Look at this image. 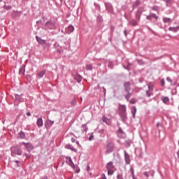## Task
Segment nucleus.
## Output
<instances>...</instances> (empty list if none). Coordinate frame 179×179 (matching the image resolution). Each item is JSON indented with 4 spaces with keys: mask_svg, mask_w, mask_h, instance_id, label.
I'll return each instance as SVG.
<instances>
[{
    "mask_svg": "<svg viewBox=\"0 0 179 179\" xmlns=\"http://www.w3.org/2000/svg\"><path fill=\"white\" fill-rule=\"evenodd\" d=\"M119 114L122 120V121H126L127 120V106L125 105L119 106Z\"/></svg>",
    "mask_w": 179,
    "mask_h": 179,
    "instance_id": "obj_1",
    "label": "nucleus"
},
{
    "mask_svg": "<svg viewBox=\"0 0 179 179\" xmlns=\"http://www.w3.org/2000/svg\"><path fill=\"white\" fill-rule=\"evenodd\" d=\"M124 91L126 92L127 94L124 95L125 99L127 100V101H129V97L132 96V94L129 92V90H131V83L126 82L124 84Z\"/></svg>",
    "mask_w": 179,
    "mask_h": 179,
    "instance_id": "obj_2",
    "label": "nucleus"
},
{
    "mask_svg": "<svg viewBox=\"0 0 179 179\" xmlns=\"http://www.w3.org/2000/svg\"><path fill=\"white\" fill-rule=\"evenodd\" d=\"M11 153L12 155H17L18 156H22L23 151L17 147H13L11 148Z\"/></svg>",
    "mask_w": 179,
    "mask_h": 179,
    "instance_id": "obj_3",
    "label": "nucleus"
},
{
    "mask_svg": "<svg viewBox=\"0 0 179 179\" xmlns=\"http://www.w3.org/2000/svg\"><path fill=\"white\" fill-rule=\"evenodd\" d=\"M9 164L10 167L15 170L17 167H20L22 166V162L19 161H11L9 162Z\"/></svg>",
    "mask_w": 179,
    "mask_h": 179,
    "instance_id": "obj_4",
    "label": "nucleus"
},
{
    "mask_svg": "<svg viewBox=\"0 0 179 179\" xmlns=\"http://www.w3.org/2000/svg\"><path fill=\"white\" fill-rule=\"evenodd\" d=\"M108 170V176H113V162H109L106 164Z\"/></svg>",
    "mask_w": 179,
    "mask_h": 179,
    "instance_id": "obj_5",
    "label": "nucleus"
},
{
    "mask_svg": "<svg viewBox=\"0 0 179 179\" xmlns=\"http://www.w3.org/2000/svg\"><path fill=\"white\" fill-rule=\"evenodd\" d=\"M22 145H24L28 152H31V150H33V145H31V143L22 142Z\"/></svg>",
    "mask_w": 179,
    "mask_h": 179,
    "instance_id": "obj_6",
    "label": "nucleus"
},
{
    "mask_svg": "<svg viewBox=\"0 0 179 179\" xmlns=\"http://www.w3.org/2000/svg\"><path fill=\"white\" fill-rule=\"evenodd\" d=\"M46 72L47 71H45V69L38 71L37 73L36 78H38V79H41V78H43L44 75H45Z\"/></svg>",
    "mask_w": 179,
    "mask_h": 179,
    "instance_id": "obj_7",
    "label": "nucleus"
},
{
    "mask_svg": "<svg viewBox=\"0 0 179 179\" xmlns=\"http://www.w3.org/2000/svg\"><path fill=\"white\" fill-rule=\"evenodd\" d=\"M67 164H69L71 169H75V164L73 162H72V159L71 157H67L66 160Z\"/></svg>",
    "mask_w": 179,
    "mask_h": 179,
    "instance_id": "obj_8",
    "label": "nucleus"
},
{
    "mask_svg": "<svg viewBox=\"0 0 179 179\" xmlns=\"http://www.w3.org/2000/svg\"><path fill=\"white\" fill-rule=\"evenodd\" d=\"M117 135L118 136H120V138H124L125 136V133H124V131H122V129H119L117 130Z\"/></svg>",
    "mask_w": 179,
    "mask_h": 179,
    "instance_id": "obj_9",
    "label": "nucleus"
},
{
    "mask_svg": "<svg viewBox=\"0 0 179 179\" xmlns=\"http://www.w3.org/2000/svg\"><path fill=\"white\" fill-rule=\"evenodd\" d=\"M36 41H38V43H39V44H42V45H43V44H45V41L38 36H36Z\"/></svg>",
    "mask_w": 179,
    "mask_h": 179,
    "instance_id": "obj_10",
    "label": "nucleus"
},
{
    "mask_svg": "<svg viewBox=\"0 0 179 179\" xmlns=\"http://www.w3.org/2000/svg\"><path fill=\"white\" fill-rule=\"evenodd\" d=\"M124 157H125V162L127 164H129L131 163V159L129 158V155L128 153H124Z\"/></svg>",
    "mask_w": 179,
    "mask_h": 179,
    "instance_id": "obj_11",
    "label": "nucleus"
},
{
    "mask_svg": "<svg viewBox=\"0 0 179 179\" xmlns=\"http://www.w3.org/2000/svg\"><path fill=\"white\" fill-rule=\"evenodd\" d=\"M75 30V28L73 27V26H69L66 29V31L67 33H72L73 31Z\"/></svg>",
    "mask_w": 179,
    "mask_h": 179,
    "instance_id": "obj_12",
    "label": "nucleus"
},
{
    "mask_svg": "<svg viewBox=\"0 0 179 179\" xmlns=\"http://www.w3.org/2000/svg\"><path fill=\"white\" fill-rule=\"evenodd\" d=\"M36 124L38 127H43V118L41 117H39L38 120H37V122H36Z\"/></svg>",
    "mask_w": 179,
    "mask_h": 179,
    "instance_id": "obj_13",
    "label": "nucleus"
},
{
    "mask_svg": "<svg viewBox=\"0 0 179 179\" xmlns=\"http://www.w3.org/2000/svg\"><path fill=\"white\" fill-rule=\"evenodd\" d=\"M107 152L108 153L113 152V143H110L108 144Z\"/></svg>",
    "mask_w": 179,
    "mask_h": 179,
    "instance_id": "obj_14",
    "label": "nucleus"
},
{
    "mask_svg": "<svg viewBox=\"0 0 179 179\" xmlns=\"http://www.w3.org/2000/svg\"><path fill=\"white\" fill-rule=\"evenodd\" d=\"M66 149H70L71 150H73V152H78L77 149H75L71 144H68L65 146Z\"/></svg>",
    "mask_w": 179,
    "mask_h": 179,
    "instance_id": "obj_15",
    "label": "nucleus"
},
{
    "mask_svg": "<svg viewBox=\"0 0 179 179\" xmlns=\"http://www.w3.org/2000/svg\"><path fill=\"white\" fill-rule=\"evenodd\" d=\"M129 24L131 26H138V21H136V20H131L129 21Z\"/></svg>",
    "mask_w": 179,
    "mask_h": 179,
    "instance_id": "obj_16",
    "label": "nucleus"
},
{
    "mask_svg": "<svg viewBox=\"0 0 179 179\" xmlns=\"http://www.w3.org/2000/svg\"><path fill=\"white\" fill-rule=\"evenodd\" d=\"M178 29L179 27L169 28L170 31H173V33H177V31H178Z\"/></svg>",
    "mask_w": 179,
    "mask_h": 179,
    "instance_id": "obj_17",
    "label": "nucleus"
},
{
    "mask_svg": "<svg viewBox=\"0 0 179 179\" xmlns=\"http://www.w3.org/2000/svg\"><path fill=\"white\" fill-rule=\"evenodd\" d=\"M131 114L133 117L135 118V114H136V108L135 106H133L131 108Z\"/></svg>",
    "mask_w": 179,
    "mask_h": 179,
    "instance_id": "obj_18",
    "label": "nucleus"
},
{
    "mask_svg": "<svg viewBox=\"0 0 179 179\" xmlns=\"http://www.w3.org/2000/svg\"><path fill=\"white\" fill-rule=\"evenodd\" d=\"M130 173H131V177L134 178V177H135V171L134 170L132 166H131L130 168Z\"/></svg>",
    "mask_w": 179,
    "mask_h": 179,
    "instance_id": "obj_19",
    "label": "nucleus"
},
{
    "mask_svg": "<svg viewBox=\"0 0 179 179\" xmlns=\"http://www.w3.org/2000/svg\"><path fill=\"white\" fill-rule=\"evenodd\" d=\"M142 15V13L141 12H137L136 15V19H137V20H141V15Z\"/></svg>",
    "mask_w": 179,
    "mask_h": 179,
    "instance_id": "obj_20",
    "label": "nucleus"
},
{
    "mask_svg": "<svg viewBox=\"0 0 179 179\" xmlns=\"http://www.w3.org/2000/svg\"><path fill=\"white\" fill-rule=\"evenodd\" d=\"M82 128L83 129L82 130V133H83V132H87V127L86 124L83 125V126H82Z\"/></svg>",
    "mask_w": 179,
    "mask_h": 179,
    "instance_id": "obj_21",
    "label": "nucleus"
},
{
    "mask_svg": "<svg viewBox=\"0 0 179 179\" xmlns=\"http://www.w3.org/2000/svg\"><path fill=\"white\" fill-rule=\"evenodd\" d=\"M163 20H164V23H170V22H171V19L167 18V17H164L163 19Z\"/></svg>",
    "mask_w": 179,
    "mask_h": 179,
    "instance_id": "obj_22",
    "label": "nucleus"
},
{
    "mask_svg": "<svg viewBox=\"0 0 179 179\" xmlns=\"http://www.w3.org/2000/svg\"><path fill=\"white\" fill-rule=\"evenodd\" d=\"M169 100H170V99H169V97H167V96H165V97H164V98L162 99V101H163L164 103H169Z\"/></svg>",
    "mask_w": 179,
    "mask_h": 179,
    "instance_id": "obj_23",
    "label": "nucleus"
},
{
    "mask_svg": "<svg viewBox=\"0 0 179 179\" xmlns=\"http://www.w3.org/2000/svg\"><path fill=\"white\" fill-rule=\"evenodd\" d=\"M86 69L87 71H92V64H87L86 65Z\"/></svg>",
    "mask_w": 179,
    "mask_h": 179,
    "instance_id": "obj_24",
    "label": "nucleus"
},
{
    "mask_svg": "<svg viewBox=\"0 0 179 179\" xmlns=\"http://www.w3.org/2000/svg\"><path fill=\"white\" fill-rule=\"evenodd\" d=\"M139 5H141V1H140L139 0H137V1L135 2L134 6H139Z\"/></svg>",
    "mask_w": 179,
    "mask_h": 179,
    "instance_id": "obj_25",
    "label": "nucleus"
},
{
    "mask_svg": "<svg viewBox=\"0 0 179 179\" xmlns=\"http://www.w3.org/2000/svg\"><path fill=\"white\" fill-rule=\"evenodd\" d=\"M20 75H24V69H20L19 71Z\"/></svg>",
    "mask_w": 179,
    "mask_h": 179,
    "instance_id": "obj_26",
    "label": "nucleus"
},
{
    "mask_svg": "<svg viewBox=\"0 0 179 179\" xmlns=\"http://www.w3.org/2000/svg\"><path fill=\"white\" fill-rule=\"evenodd\" d=\"M152 17H153V19H156V20H157V19H159V17H157V15L156 14H151Z\"/></svg>",
    "mask_w": 179,
    "mask_h": 179,
    "instance_id": "obj_27",
    "label": "nucleus"
},
{
    "mask_svg": "<svg viewBox=\"0 0 179 179\" xmlns=\"http://www.w3.org/2000/svg\"><path fill=\"white\" fill-rule=\"evenodd\" d=\"M130 103L131 104H135V103H136V99H131V100L130 101Z\"/></svg>",
    "mask_w": 179,
    "mask_h": 179,
    "instance_id": "obj_28",
    "label": "nucleus"
},
{
    "mask_svg": "<svg viewBox=\"0 0 179 179\" xmlns=\"http://www.w3.org/2000/svg\"><path fill=\"white\" fill-rule=\"evenodd\" d=\"M71 104H72V106H75L76 104V100H73L72 101H71Z\"/></svg>",
    "mask_w": 179,
    "mask_h": 179,
    "instance_id": "obj_29",
    "label": "nucleus"
},
{
    "mask_svg": "<svg viewBox=\"0 0 179 179\" xmlns=\"http://www.w3.org/2000/svg\"><path fill=\"white\" fill-rule=\"evenodd\" d=\"M147 19H148V20H152V14L147 16Z\"/></svg>",
    "mask_w": 179,
    "mask_h": 179,
    "instance_id": "obj_30",
    "label": "nucleus"
},
{
    "mask_svg": "<svg viewBox=\"0 0 179 179\" xmlns=\"http://www.w3.org/2000/svg\"><path fill=\"white\" fill-rule=\"evenodd\" d=\"M161 86H164V79L161 80Z\"/></svg>",
    "mask_w": 179,
    "mask_h": 179,
    "instance_id": "obj_31",
    "label": "nucleus"
},
{
    "mask_svg": "<svg viewBox=\"0 0 179 179\" xmlns=\"http://www.w3.org/2000/svg\"><path fill=\"white\" fill-rule=\"evenodd\" d=\"M166 80H168V82H170L171 83L173 82L171 80V78H170V77L166 78Z\"/></svg>",
    "mask_w": 179,
    "mask_h": 179,
    "instance_id": "obj_32",
    "label": "nucleus"
},
{
    "mask_svg": "<svg viewBox=\"0 0 179 179\" xmlns=\"http://www.w3.org/2000/svg\"><path fill=\"white\" fill-rule=\"evenodd\" d=\"M152 87H153V85H152L150 84L148 85V88H149L150 90H152Z\"/></svg>",
    "mask_w": 179,
    "mask_h": 179,
    "instance_id": "obj_33",
    "label": "nucleus"
},
{
    "mask_svg": "<svg viewBox=\"0 0 179 179\" xmlns=\"http://www.w3.org/2000/svg\"><path fill=\"white\" fill-rule=\"evenodd\" d=\"M147 95L148 97H150V96H152V93L147 92Z\"/></svg>",
    "mask_w": 179,
    "mask_h": 179,
    "instance_id": "obj_34",
    "label": "nucleus"
},
{
    "mask_svg": "<svg viewBox=\"0 0 179 179\" xmlns=\"http://www.w3.org/2000/svg\"><path fill=\"white\" fill-rule=\"evenodd\" d=\"M71 142H73V143H74V142H76L75 138H71Z\"/></svg>",
    "mask_w": 179,
    "mask_h": 179,
    "instance_id": "obj_35",
    "label": "nucleus"
},
{
    "mask_svg": "<svg viewBox=\"0 0 179 179\" xmlns=\"http://www.w3.org/2000/svg\"><path fill=\"white\" fill-rule=\"evenodd\" d=\"M27 117H30V115H31V113H30V112H27Z\"/></svg>",
    "mask_w": 179,
    "mask_h": 179,
    "instance_id": "obj_36",
    "label": "nucleus"
},
{
    "mask_svg": "<svg viewBox=\"0 0 179 179\" xmlns=\"http://www.w3.org/2000/svg\"><path fill=\"white\" fill-rule=\"evenodd\" d=\"M90 170V166H87V171H89Z\"/></svg>",
    "mask_w": 179,
    "mask_h": 179,
    "instance_id": "obj_37",
    "label": "nucleus"
},
{
    "mask_svg": "<svg viewBox=\"0 0 179 179\" xmlns=\"http://www.w3.org/2000/svg\"><path fill=\"white\" fill-rule=\"evenodd\" d=\"M103 177H102V178L101 179H107V178H106V175H104V174H103Z\"/></svg>",
    "mask_w": 179,
    "mask_h": 179,
    "instance_id": "obj_38",
    "label": "nucleus"
},
{
    "mask_svg": "<svg viewBox=\"0 0 179 179\" xmlns=\"http://www.w3.org/2000/svg\"><path fill=\"white\" fill-rule=\"evenodd\" d=\"M20 135L22 136V138H24V134L23 133H21Z\"/></svg>",
    "mask_w": 179,
    "mask_h": 179,
    "instance_id": "obj_39",
    "label": "nucleus"
},
{
    "mask_svg": "<svg viewBox=\"0 0 179 179\" xmlns=\"http://www.w3.org/2000/svg\"><path fill=\"white\" fill-rule=\"evenodd\" d=\"M76 144H77L78 146H80V144L79 143V141H76Z\"/></svg>",
    "mask_w": 179,
    "mask_h": 179,
    "instance_id": "obj_40",
    "label": "nucleus"
},
{
    "mask_svg": "<svg viewBox=\"0 0 179 179\" xmlns=\"http://www.w3.org/2000/svg\"><path fill=\"white\" fill-rule=\"evenodd\" d=\"M24 155H25V156H26L27 157H29V154H27V153H25Z\"/></svg>",
    "mask_w": 179,
    "mask_h": 179,
    "instance_id": "obj_41",
    "label": "nucleus"
},
{
    "mask_svg": "<svg viewBox=\"0 0 179 179\" xmlns=\"http://www.w3.org/2000/svg\"><path fill=\"white\" fill-rule=\"evenodd\" d=\"M144 174L146 176V177H148V172H145Z\"/></svg>",
    "mask_w": 179,
    "mask_h": 179,
    "instance_id": "obj_42",
    "label": "nucleus"
},
{
    "mask_svg": "<svg viewBox=\"0 0 179 179\" xmlns=\"http://www.w3.org/2000/svg\"><path fill=\"white\" fill-rule=\"evenodd\" d=\"M160 124L159 123H158L157 124V127H160Z\"/></svg>",
    "mask_w": 179,
    "mask_h": 179,
    "instance_id": "obj_43",
    "label": "nucleus"
},
{
    "mask_svg": "<svg viewBox=\"0 0 179 179\" xmlns=\"http://www.w3.org/2000/svg\"><path fill=\"white\" fill-rule=\"evenodd\" d=\"M90 141H92V138H91V137H90Z\"/></svg>",
    "mask_w": 179,
    "mask_h": 179,
    "instance_id": "obj_44",
    "label": "nucleus"
},
{
    "mask_svg": "<svg viewBox=\"0 0 179 179\" xmlns=\"http://www.w3.org/2000/svg\"><path fill=\"white\" fill-rule=\"evenodd\" d=\"M52 124H54V121L52 122Z\"/></svg>",
    "mask_w": 179,
    "mask_h": 179,
    "instance_id": "obj_45",
    "label": "nucleus"
},
{
    "mask_svg": "<svg viewBox=\"0 0 179 179\" xmlns=\"http://www.w3.org/2000/svg\"><path fill=\"white\" fill-rule=\"evenodd\" d=\"M178 86H179V83H178Z\"/></svg>",
    "mask_w": 179,
    "mask_h": 179,
    "instance_id": "obj_46",
    "label": "nucleus"
}]
</instances>
